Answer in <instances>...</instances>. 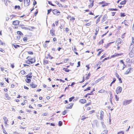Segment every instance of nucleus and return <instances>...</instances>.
<instances>
[{
	"instance_id": "46",
	"label": "nucleus",
	"mask_w": 134,
	"mask_h": 134,
	"mask_svg": "<svg viewBox=\"0 0 134 134\" xmlns=\"http://www.w3.org/2000/svg\"><path fill=\"white\" fill-rule=\"evenodd\" d=\"M103 51V50H102L101 51H99V52L97 54V56H99V55H100V54Z\"/></svg>"
},
{
	"instance_id": "40",
	"label": "nucleus",
	"mask_w": 134,
	"mask_h": 134,
	"mask_svg": "<svg viewBox=\"0 0 134 134\" xmlns=\"http://www.w3.org/2000/svg\"><path fill=\"white\" fill-rule=\"evenodd\" d=\"M90 87H87L86 89L84 90V91H86L88 90H90Z\"/></svg>"
},
{
	"instance_id": "54",
	"label": "nucleus",
	"mask_w": 134,
	"mask_h": 134,
	"mask_svg": "<svg viewBox=\"0 0 134 134\" xmlns=\"http://www.w3.org/2000/svg\"><path fill=\"white\" fill-rule=\"evenodd\" d=\"M28 53L29 54H30L31 55L33 54V52L31 51H29L28 52Z\"/></svg>"
},
{
	"instance_id": "32",
	"label": "nucleus",
	"mask_w": 134,
	"mask_h": 134,
	"mask_svg": "<svg viewBox=\"0 0 134 134\" xmlns=\"http://www.w3.org/2000/svg\"><path fill=\"white\" fill-rule=\"evenodd\" d=\"M75 98L74 97H72L69 98V101L71 102Z\"/></svg>"
},
{
	"instance_id": "19",
	"label": "nucleus",
	"mask_w": 134,
	"mask_h": 134,
	"mask_svg": "<svg viewBox=\"0 0 134 134\" xmlns=\"http://www.w3.org/2000/svg\"><path fill=\"white\" fill-rule=\"evenodd\" d=\"M30 86L32 88H36L37 86L35 84L33 83H32L30 84Z\"/></svg>"
},
{
	"instance_id": "37",
	"label": "nucleus",
	"mask_w": 134,
	"mask_h": 134,
	"mask_svg": "<svg viewBox=\"0 0 134 134\" xmlns=\"http://www.w3.org/2000/svg\"><path fill=\"white\" fill-rule=\"evenodd\" d=\"M101 64V62H98L96 64V66H98V65H100Z\"/></svg>"
},
{
	"instance_id": "33",
	"label": "nucleus",
	"mask_w": 134,
	"mask_h": 134,
	"mask_svg": "<svg viewBox=\"0 0 134 134\" xmlns=\"http://www.w3.org/2000/svg\"><path fill=\"white\" fill-rule=\"evenodd\" d=\"M110 3H106L104 4H103L102 5V6L103 7H104V6H106L107 5H108V4H109Z\"/></svg>"
},
{
	"instance_id": "29",
	"label": "nucleus",
	"mask_w": 134,
	"mask_h": 134,
	"mask_svg": "<svg viewBox=\"0 0 134 134\" xmlns=\"http://www.w3.org/2000/svg\"><path fill=\"white\" fill-rule=\"evenodd\" d=\"M104 42L103 40H101L98 43L99 44H101Z\"/></svg>"
},
{
	"instance_id": "21",
	"label": "nucleus",
	"mask_w": 134,
	"mask_h": 134,
	"mask_svg": "<svg viewBox=\"0 0 134 134\" xmlns=\"http://www.w3.org/2000/svg\"><path fill=\"white\" fill-rule=\"evenodd\" d=\"M107 18V16L106 14L104 15L103 17V19L104 21Z\"/></svg>"
},
{
	"instance_id": "13",
	"label": "nucleus",
	"mask_w": 134,
	"mask_h": 134,
	"mask_svg": "<svg viewBox=\"0 0 134 134\" xmlns=\"http://www.w3.org/2000/svg\"><path fill=\"white\" fill-rule=\"evenodd\" d=\"M73 104L71 103L70 104H69L67 105L66 107V109H71L73 105Z\"/></svg>"
},
{
	"instance_id": "8",
	"label": "nucleus",
	"mask_w": 134,
	"mask_h": 134,
	"mask_svg": "<svg viewBox=\"0 0 134 134\" xmlns=\"http://www.w3.org/2000/svg\"><path fill=\"white\" fill-rule=\"evenodd\" d=\"M33 61H31V60H28L26 61V63L29 64H31L32 63H34L35 62V58H33Z\"/></svg>"
},
{
	"instance_id": "61",
	"label": "nucleus",
	"mask_w": 134,
	"mask_h": 134,
	"mask_svg": "<svg viewBox=\"0 0 134 134\" xmlns=\"http://www.w3.org/2000/svg\"><path fill=\"white\" fill-rule=\"evenodd\" d=\"M91 25V23H88L85 24V25L86 26H89Z\"/></svg>"
},
{
	"instance_id": "51",
	"label": "nucleus",
	"mask_w": 134,
	"mask_h": 134,
	"mask_svg": "<svg viewBox=\"0 0 134 134\" xmlns=\"http://www.w3.org/2000/svg\"><path fill=\"white\" fill-rule=\"evenodd\" d=\"M66 113H67L66 111L65 110L63 112L62 114L63 115H64Z\"/></svg>"
},
{
	"instance_id": "53",
	"label": "nucleus",
	"mask_w": 134,
	"mask_h": 134,
	"mask_svg": "<svg viewBox=\"0 0 134 134\" xmlns=\"http://www.w3.org/2000/svg\"><path fill=\"white\" fill-rule=\"evenodd\" d=\"M100 81V79H98L97 80L95 81V83H96L98 82L99 81Z\"/></svg>"
},
{
	"instance_id": "31",
	"label": "nucleus",
	"mask_w": 134,
	"mask_h": 134,
	"mask_svg": "<svg viewBox=\"0 0 134 134\" xmlns=\"http://www.w3.org/2000/svg\"><path fill=\"white\" fill-rule=\"evenodd\" d=\"M90 75V73L89 72L88 74L87 75V76L86 77V79L87 80L89 78V76Z\"/></svg>"
},
{
	"instance_id": "27",
	"label": "nucleus",
	"mask_w": 134,
	"mask_h": 134,
	"mask_svg": "<svg viewBox=\"0 0 134 134\" xmlns=\"http://www.w3.org/2000/svg\"><path fill=\"white\" fill-rule=\"evenodd\" d=\"M48 63V61L46 60H43V64L44 65L47 64Z\"/></svg>"
},
{
	"instance_id": "63",
	"label": "nucleus",
	"mask_w": 134,
	"mask_h": 134,
	"mask_svg": "<svg viewBox=\"0 0 134 134\" xmlns=\"http://www.w3.org/2000/svg\"><path fill=\"white\" fill-rule=\"evenodd\" d=\"M86 118L85 117V116H82V120H84Z\"/></svg>"
},
{
	"instance_id": "1",
	"label": "nucleus",
	"mask_w": 134,
	"mask_h": 134,
	"mask_svg": "<svg viewBox=\"0 0 134 134\" xmlns=\"http://www.w3.org/2000/svg\"><path fill=\"white\" fill-rule=\"evenodd\" d=\"M122 88L120 86H118L116 88V92L118 94L121 92Z\"/></svg>"
},
{
	"instance_id": "30",
	"label": "nucleus",
	"mask_w": 134,
	"mask_h": 134,
	"mask_svg": "<svg viewBox=\"0 0 134 134\" xmlns=\"http://www.w3.org/2000/svg\"><path fill=\"white\" fill-rule=\"evenodd\" d=\"M5 95L6 98L7 99H9V97L8 94L7 93H5Z\"/></svg>"
},
{
	"instance_id": "24",
	"label": "nucleus",
	"mask_w": 134,
	"mask_h": 134,
	"mask_svg": "<svg viewBox=\"0 0 134 134\" xmlns=\"http://www.w3.org/2000/svg\"><path fill=\"white\" fill-rule=\"evenodd\" d=\"M17 33L18 35H23V33L20 31H18L17 32Z\"/></svg>"
},
{
	"instance_id": "18",
	"label": "nucleus",
	"mask_w": 134,
	"mask_h": 134,
	"mask_svg": "<svg viewBox=\"0 0 134 134\" xmlns=\"http://www.w3.org/2000/svg\"><path fill=\"white\" fill-rule=\"evenodd\" d=\"M105 92L107 93V92L103 89H101L98 91V92L100 93H103Z\"/></svg>"
},
{
	"instance_id": "28",
	"label": "nucleus",
	"mask_w": 134,
	"mask_h": 134,
	"mask_svg": "<svg viewBox=\"0 0 134 134\" xmlns=\"http://www.w3.org/2000/svg\"><path fill=\"white\" fill-rule=\"evenodd\" d=\"M63 70H64V71H65L66 72H69L70 70H69L67 68H64Z\"/></svg>"
},
{
	"instance_id": "39",
	"label": "nucleus",
	"mask_w": 134,
	"mask_h": 134,
	"mask_svg": "<svg viewBox=\"0 0 134 134\" xmlns=\"http://www.w3.org/2000/svg\"><path fill=\"white\" fill-rule=\"evenodd\" d=\"M132 43H131V45H132L133 44H134V38L132 37Z\"/></svg>"
},
{
	"instance_id": "38",
	"label": "nucleus",
	"mask_w": 134,
	"mask_h": 134,
	"mask_svg": "<svg viewBox=\"0 0 134 134\" xmlns=\"http://www.w3.org/2000/svg\"><path fill=\"white\" fill-rule=\"evenodd\" d=\"M26 77L27 78H31L32 77V76L29 74L26 76Z\"/></svg>"
},
{
	"instance_id": "14",
	"label": "nucleus",
	"mask_w": 134,
	"mask_h": 134,
	"mask_svg": "<svg viewBox=\"0 0 134 134\" xmlns=\"http://www.w3.org/2000/svg\"><path fill=\"white\" fill-rule=\"evenodd\" d=\"M50 33L51 35L52 36H55V31L52 28L50 30Z\"/></svg>"
},
{
	"instance_id": "16",
	"label": "nucleus",
	"mask_w": 134,
	"mask_h": 134,
	"mask_svg": "<svg viewBox=\"0 0 134 134\" xmlns=\"http://www.w3.org/2000/svg\"><path fill=\"white\" fill-rule=\"evenodd\" d=\"M94 1L92 0L91 1L90 4L88 5V7L89 8H91L93 5V3Z\"/></svg>"
},
{
	"instance_id": "62",
	"label": "nucleus",
	"mask_w": 134,
	"mask_h": 134,
	"mask_svg": "<svg viewBox=\"0 0 134 134\" xmlns=\"http://www.w3.org/2000/svg\"><path fill=\"white\" fill-rule=\"evenodd\" d=\"M51 9H49L48 10V13H47L48 14H49L50 13V12L51 11Z\"/></svg>"
},
{
	"instance_id": "12",
	"label": "nucleus",
	"mask_w": 134,
	"mask_h": 134,
	"mask_svg": "<svg viewBox=\"0 0 134 134\" xmlns=\"http://www.w3.org/2000/svg\"><path fill=\"white\" fill-rule=\"evenodd\" d=\"M19 21L18 20H15L13 22L12 24L14 25H16L19 24Z\"/></svg>"
},
{
	"instance_id": "22",
	"label": "nucleus",
	"mask_w": 134,
	"mask_h": 134,
	"mask_svg": "<svg viewBox=\"0 0 134 134\" xmlns=\"http://www.w3.org/2000/svg\"><path fill=\"white\" fill-rule=\"evenodd\" d=\"M122 24H124L126 26H128V22H127L126 21H124V22L122 23Z\"/></svg>"
},
{
	"instance_id": "45",
	"label": "nucleus",
	"mask_w": 134,
	"mask_h": 134,
	"mask_svg": "<svg viewBox=\"0 0 134 134\" xmlns=\"http://www.w3.org/2000/svg\"><path fill=\"white\" fill-rule=\"evenodd\" d=\"M48 115V113H43L41 115L42 116H47Z\"/></svg>"
},
{
	"instance_id": "15",
	"label": "nucleus",
	"mask_w": 134,
	"mask_h": 134,
	"mask_svg": "<svg viewBox=\"0 0 134 134\" xmlns=\"http://www.w3.org/2000/svg\"><path fill=\"white\" fill-rule=\"evenodd\" d=\"M121 39L120 38H119L116 41V43H117V46H118L121 43Z\"/></svg>"
},
{
	"instance_id": "60",
	"label": "nucleus",
	"mask_w": 134,
	"mask_h": 134,
	"mask_svg": "<svg viewBox=\"0 0 134 134\" xmlns=\"http://www.w3.org/2000/svg\"><path fill=\"white\" fill-rule=\"evenodd\" d=\"M48 3L49 4H51V5H52L53 6H54V4H52V2H51L49 1H48Z\"/></svg>"
},
{
	"instance_id": "50",
	"label": "nucleus",
	"mask_w": 134,
	"mask_h": 134,
	"mask_svg": "<svg viewBox=\"0 0 134 134\" xmlns=\"http://www.w3.org/2000/svg\"><path fill=\"white\" fill-rule=\"evenodd\" d=\"M21 28L23 29H25V30H27L28 29V28L27 27H21Z\"/></svg>"
},
{
	"instance_id": "35",
	"label": "nucleus",
	"mask_w": 134,
	"mask_h": 134,
	"mask_svg": "<svg viewBox=\"0 0 134 134\" xmlns=\"http://www.w3.org/2000/svg\"><path fill=\"white\" fill-rule=\"evenodd\" d=\"M115 100L116 101H118L119 99V98L117 97V95H115Z\"/></svg>"
},
{
	"instance_id": "2",
	"label": "nucleus",
	"mask_w": 134,
	"mask_h": 134,
	"mask_svg": "<svg viewBox=\"0 0 134 134\" xmlns=\"http://www.w3.org/2000/svg\"><path fill=\"white\" fill-rule=\"evenodd\" d=\"M133 70V69L132 68H130L128 69L124 73V74H127L131 73Z\"/></svg>"
},
{
	"instance_id": "23",
	"label": "nucleus",
	"mask_w": 134,
	"mask_h": 134,
	"mask_svg": "<svg viewBox=\"0 0 134 134\" xmlns=\"http://www.w3.org/2000/svg\"><path fill=\"white\" fill-rule=\"evenodd\" d=\"M108 130H104L101 133V134H107Z\"/></svg>"
},
{
	"instance_id": "55",
	"label": "nucleus",
	"mask_w": 134,
	"mask_h": 134,
	"mask_svg": "<svg viewBox=\"0 0 134 134\" xmlns=\"http://www.w3.org/2000/svg\"><path fill=\"white\" fill-rule=\"evenodd\" d=\"M0 51L3 53H4L5 52V51L4 50H3L2 48H0Z\"/></svg>"
},
{
	"instance_id": "7",
	"label": "nucleus",
	"mask_w": 134,
	"mask_h": 134,
	"mask_svg": "<svg viewBox=\"0 0 134 134\" xmlns=\"http://www.w3.org/2000/svg\"><path fill=\"white\" fill-rule=\"evenodd\" d=\"M53 13L54 14H57L59 15L60 14V12L57 9H54L53 10Z\"/></svg>"
},
{
	"instance_id": "57",
	"label": "nucleus",
	"mask_w": 134,
	"mask_h": 134,
	"mask_svg": "<svg viewBox=\"0 0 134 134\" xmlns=\"http://www.w3.org/2000/svg\"><path fill=\"white\" fill-rule=\"evenodd\" d=\"M3 132L5 134H8L7 133V132H6L5 130L4 129H3Z\"/></svg>"
},
{
	"instance_id": "11",
	"label": "nucleus",
	"mask_w": 134,
	"mask_h": 134,
	"mask_svg": "<svg viewBox=\"0 0 134 134\" xmlns=\"http://www.w3.org/2000/svg\"><path fill=\"white\" fill-rule=\"evenodd\" d=\"M3 119L4 121V123L5 124V126H7L8 125L7 124V122L8 121V119L7 118V117H4Z\"/></svg>"
},
{
	"instance_id": "9",
	"label": "nucleus",
	"mask_w": 134,
	"mask_h": 134,
	"mask_svg": "<svg viewBox=\"0 0 134 134\" xmlns=\"http://www.w3.org/2000/svg\"><path fill=\"white\" fill-rule=\"evenodd\" d=\"M115 75L116 76L120 82L121 83H122V81L121 80V78H120L119 77V75L116 72H115Z\"/></svg>"
},
{
	"instance_id": "59",
	"label": "nucleus",
	"mask_w": 134,
	"mask_h": 134,
	"mask_svg": "<svg viewBox=\"0 0 134 134\" xmlns=\"http://www.w3.org/2000/svg\"><path fill=\"white\" fill-rule=\"evenodd\" d=\"M69 29H68V28L67 27H66L65 28V31L66 32H68V31H69Z\"/></svg>"
},
{
	"instance_id": "25",
	"label": "nucleus",
	"mask_w": 134,
	"mask_h": 134,
	"mask_svg": "<svg viewBox=\"0 0 134 134\" xmlns=\"http://www.w3.org/2000/svg\"><path fill=\"white\" fill-rule=\"evenodd\" d=\"M126 2V1H122L120 3V4L121 5H123L125 4Z\"/></svg>"
},
{
	"instance_id": "48",
	"label": "nucleus",
	"mask_w": 134,
	"mask_h": 134,
	"mask_svg": "<svg viewBox=\"0 0 134 134\" xmlns=\"http://www.w3.org/2000/svg\"><path fill=\"white\" fill-rule=\"evenodd\" d=\"M58 5L59 7H63V6L61 4L58 3Z\"/></svg>"
},
{
	"instance_id": "43",
	"label": "nucleus",
	"mask_w": 134,
	"mask_h": 134,
	"mask_svg": "<svg viewBox=\"0 0 134 134\" xmlns=\"http://www.w3.org/2000/svg\"><path fill=\"white\" fill-rule=\"evenodd\" d=\"M4 1L5 2V5L6 6H7V5H8V4L7 2V0H4Z\"/></svg>"
},
{
	"instance_id": "41",
	"label": "nucleus",
	"mask_w": 134,
	"mask_h": 134,
	"mask_svg": "<svg viewBox=\"0 0 134 134\" xmlns=\"http://www.w3.org/2000/svg\"><path fill=\"white\" fill-rule=\"evenodd\" d=\"M130 59L129 58H127L126 59V62H127V63H129V62L130 61Z\"/></svg>"
},
{
	"instance_id": "44",
	"label": "nucleus",
	"mask_w": 134,
	"mask_h": 134,
	"mask_svg": "<svg viewBox=\"0 0 134 134\" xmlns=\"http://www.w3.org/2000/svg\"><path fill=\"white\" fill-rule=\"evenodd\" d=\"M21 73L23 75H24L25 73V72L24 70H22L21 71Z\"/></svg>"
},
{
	"instance_id": "34",
	"label": "nucleus",
	"mask_w": 134,
	"mask_h": 134,
	"mask_svg": "<svg viewBox=\"0 0 134 134\" xmlns=\"http://www.w3.org/2000/svg\"><path fill=\"white\" fill-rule=\"evenodd\" d=\"M62 122L61 121H59L58 122V125L59 126H61L62 125Z\"/></svg>"
},
{
	"instance_id": "10",
	"label": "nucleus",
	"mask_w": 134,
	"mask_h": 134,
	"mask_svg": "<svg viewBox=\"0 0 134 134\" xmlns=\"http://www.w3.org/2000/svg\"><path fill=\"white\" fill-rule=\"evenodd\" d=\"M104 116V112L102 111L101 110L100 112V119L101 120H102Z\"/></svg>"
},
{
	"instance_id": "36",
	"label": "nucleus",
	"mask_w": 134,
	"mask_h": 134,
	"mask_svg": "<svg viewBox=\"0 0 134 134\" xmlns=\"http://www.w3.org/2000/svg\"><path fill=\"white\" fill-rule=\"evenodd\" d=\"M15 9L18 8L19 9H20V7L19 5H15Z\"/></svg>"
},
{
	"instance_id": "42",
	"label": "nucleus",
	"mask_w": 134,
	"mask_h": 134,
	"mask_svg": "<svg viewBox=\"0 0 134 134\" xmlns=\"http://www.w3.org/2000/svg\"><path fill=\"white\" fill-rule=\"evenodd\" d=\"M27 38L26 37H24L23 38V41H26L27 40Z\"/></svg>"
},
{
	"instance_id": "3",
	"label": "nucleus",
	"mask_w": 134,
	"mask_h": 134,
	"mask_svg": "<svg viewBox=\"0 0 134 134\" xmlns=\"http://www.w3.org/2000/svg\"><path fill=\"white\" fill-rule=\"evenodd\" d=\"M132 100H125L123 101V104L124 105H126L127 104H130Z\"/></svg>"
},
{
	"instance_id": "20",
	"label": "nucleus",
	"mask_w": 134,
	"mask_h": 134,
	"mask_svg": "<svg viewBox=\"0 0 134 134\" xmlns=\"http://www.w3.org/2000/svg\"><path fill=\"white\" fill-rule=\"evenodd\" d=\"M12 46H13V47L15 48H17L18 47H20V46L18 44H13Z\"/></svg>"
},
{
	"instance_id": "64",
	"label": "nucleus",
	"mask_w": 134,
	"mask_h": 134,
	"mask_svg": "<svg viewBox=\"0 0 134 134\" xmlns=\"http://www.w3.org/2000/svg\"><path fill=\"white\" fill-rule=\"evenodd\" d=\"M20 36H17L16 37V39L17 40H20Z\"/></svg>"
},
{
	"instance_id": "17",
	"label": "nucleus",
	"mask_w": 134,
	"mask_h": 134,
	"mask_svg": "<svg viewBox=\"0 0 134 134\" xmlns=\"http://www.w3.org/2000/svg\"><path fill=\"white\" fill-rule=\"evenodd\" d=\"M86 100L84 99H81L79 100V102L82 103H84L86 102Z\"/></svg>"
},
{
	"instance_id": "26",
	"label": "nucleus",
	"mask_w": 134,
	"mask_h": 134,
	"mask_svg": "<svg viewBox=\"0 0 134 134\" xmlns=\"http://www.w3.org/2000/svg\"><path fill=\"white\" fill-rule=\"evenodd\" d=\"M31 80L30 79L27 78L26 79V81L27 83H29L30 82Z\"/></svg>"
},
{
	"instance_id": "4",
	"label": "nucleus",
	"mask_w": 134,
	"mask_h": 134,
	"mask_svg": "<svg viewBox=\"0 0 134 134\" xmlns=\"http://www.w3.org/2000/svg\"><path fill=\"white\" fill-rule=\"evenodd\" d=\"M129 55L131 57H132L134 56V48H133L130 52Z\"/></svg>"
},
{
	"instance_id": "58",
	"label": "nucleus",
	"mask_w": 134,
	"mask_h": 134,
	"mask_svg": "<svg viewBox=\"0 0 134 134\" xmlns=\"http://www.w3.org/2000/svg\"><path fill=\"white\" fill-rule=\"evenodd\" d=\"M88 84V83L87 82H86L85 83V84L83 86H82V88L84 87L86 85H87Z\"/></svg>"
},
{
	"instance_id": "52",
	"label": "nucleus",
	"mask_w": 134,
	"mask_h": 134,
	"mask_svg": "<svg viewBox=\"0 0 134 134\" xmlns=\"http://www.w3.org/2000/svg\"><path fill=\"white\" fill-rule=\"evenodd\" d=\"M125 16L124 13H121V16L122 17H124Z\"/></svg>"
},
{
	"instance_id": "5",
	"label": "nucleus",
	"mask_w": 134,
	"mask_h": 134,
	"mask_svg": "<svg viewBox=\"0 0 134 134\" xmlns=\"http://www.w3.org/2000/svg\"><path fill=\"white\" fill-rule=\"evenodd\" d=\"M122 54H123L122 53H121L120 54H118V53H115V54L114 55H111V58H113L115 57H118L119 56H121V55H122Z\"/></svg>"
},
{
	"instance_id": "56",
	"label": "nucleus",
	"mask_w": 134,
	"mask_h": 134,
	"mask_svg": "<svg viewBox=\"0 0 134 134\" xmlns=\"http://www.w3.org/2000/svg\"><path fill=\"white\" fill-rule=\"evenodd\" d=\"M94 110H92V111H89V114H92V113H94Z\"/></svg>"
},
{
	"instance_id": "6",
	"label": "nucleus",
	"mask_w": 134,
	"mask_h": 134,
	"mask_svg": "<svg viewBox=\"0 0 134 134\" xmlns=\"http://www.w3.org/2000/svg\"><path fill=\"white\" fill-rule=\"evenodd\" d=\"M30 0H24L25 6H27L30 4Z\"/></svg>"
},
{
	"instance_id": "49",
	"label": "nucleus",
	"mask_w": 134,
	"mask_h": 134,
	"mask_svg": "<svg viewBox=\"0 0 134 134\" xmlns=\"http://www.w3.org/2000/svg\"><path fill=\"white\" fill-rule=\"evenodd\" d=\"M113 81L111 82V83L113 84V83H114L115 81H116V79L114 78L113 79Z\"/></svg>"
},
{
	"instance_id": "47",
	"label": "nucleus",
	"mask_w": 134,
	"mask_h": 134,
	"mask_svg": "<svg viewBox=\"0 0 134 134\" xmlns=\"http://www.w3.org/2000/svg\"><path fill=\"white\" fill-rule=\"evenodd\" d=\"M75 20V18L73 17H72L70 19L71 21H73Z\"/></svg>"
}]
</instances>
